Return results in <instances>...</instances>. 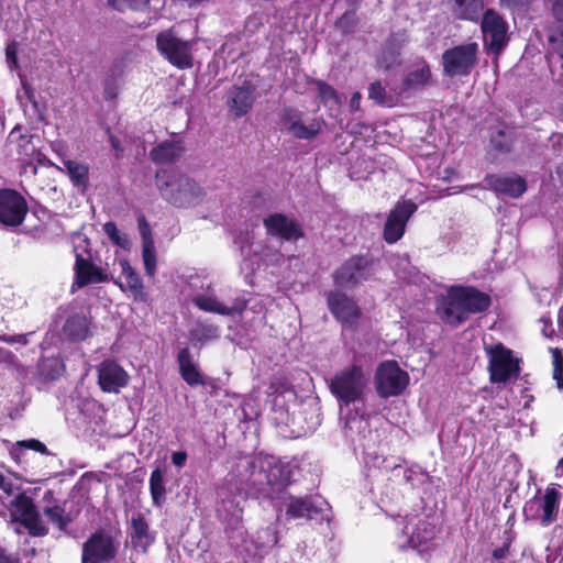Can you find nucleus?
Here are the masks:
<instances>
[{"label": "nucleus", "instance_id": "obj_1", "mask_svg": "<svg viewBox=\"0 0 563 563\" xmlns=\"http://www.w3.org/2000/svg\"><path fill=\"white\" fill-rule=\"evenodd\" d=\"M490 302V297L475 287L452 286L442 297L438 313L443 322L457 327L471 314L487 310Z\"/></svg>", "mask_w": 563, "mask_h": 563}, {"label": "nucleus", "instance_id": "obj_2", "mask_svg": "<svg viewBox=\"0 0 563 563\" xmlns=\"http://www.w3.org/2000/svg\"><path fill=\"white\" fill-rule=\"evenodd\" d=\"M245 471L249 473V485L271 498L282 492L290 483L291 467L274 456H256L247 460Z\"/></svg>", "mask_w": 563, "mask_h": 563}, {"label": "nucleus", "instance_id": "obj_3", "mask_svg": "<svg viewBox=\"0 0 563 563\" xmlns=\"http://www.w3.org/2000/svg\"><path fill=\"white\" fill-rule=\"evenodd\" d=\"M155 178L162 198L174 207H195L205 198L203 188L189 176L177 170H159Z\"/></svg>", "mask_w": 563, "mask_h": 563}, {"label": "nucleus", "instance_id": "obj_4", "mask_svg": "<svg viewBox=\"0 0 563 563\" xmlns=\"http://www.w3.org/2000/svg\"><path fill=\"white\" fill-rule=\"evenodd\" d=\"M368 383V373L361 365L353 364L339 371L332 377L329 387L341 404L349 406L363 399Z\"/></svg>", "mask_w": 563, "mask_h": 563}, {"label": "nucleus", "instance_id": "obj_5", "mask_svg": "<svg viewBox=\"0 0 563 563\" xmlns=\"http://www.w3.org/2000/svg\"><path fill=\"white\" fill-rule=\"evenodd\" d=\"M120 545L117 533L103 528L97 529L81 545V563H110L115 560Z\"/></svg>", "mask_w": 563, "mask_h": 563}, {"label": "nucleus", "instance_id": "obj_6", "mask_svg": "<svg viewBox=\"0 0 563 563\" xmlns=\"http://www.w3.org/2000/svg\"><path fill=\"white\" fill-rule=\"evenodd\" d=\"M561 504V492L553 485L548 486L543 494L536 495L526 501L523 515L527 520L549 527L558 519Z\"/></svg>", "mask_w": 563, "mask_h": 563}, {"label": "nucleus", "instance_id": "obj_7", "mask_svg": "<svg viewBox=\"0 0 563 563\" xmlns=\"http://www.w3.org/2000/svg\"><path fill=\"white\" fill-rule=\"evenodd\" d=\"M488 357V372L490 382L505 384L519 375V360L514 356L511 350L498 343L485 347Z\"/></svg>", "mask_w": 563, "mask_h": 563}, {"label": "nucleus", "instance_id": "obj_8", "mask_svg": "<svg viewBox=\"0 0 563 563\" xmlns=\"http://www.w3.org/2000/svg\"><path fill=\"white\" fill-rule=\"evenodd\" d=\"M478 45L468 43L444 51L442 55L443 71L446 76H467L477 64Z\"/></svg>", "mask_w": 563, "mask_h": 563}, {"label": "nucleus", "instance_id": "obj_9", "mask_svg": "<svg viewBox=\"0 0 563 563\" xmlns=\"http://www.w3.org/2000/svg\"><path fill=\"white\" fill-rule=\"evenodd\" d=\"M408 384L409 375L395 361L383 362L376 369L375 385L380 397L398 396L406 389Z\"/></svg>", "mask_w": 563, "mask_h": 563}, {"label": "nucleus", "instance_id": "obj_10", "mask_svg": "<svg viewBox=\"0 0 563 563\" xmlns=\"http://www.w3.org/2000/svg\"><path fill=\"white\" fill-rule=\"evenodd\" d=\"M10 511L14 521L21 522L31 536L43 537L48 528L41 519L33 500L24 493L18 494L10 503Z\"/></svg>", "mask_w": 563, "mask_h": 563}, {"label": "nucleus", "instance_id": "obj_11", "mask_svg": "<svg viewBox=\"0 0 563 563\" xmlns=\"http://www.w3.org/2000/svg\"><path fill=\"white\" fill-rule=\"evenodd\" d=\"M156 47L174 66L180 69L192 66L190 43L177 37L173 31L161 32L156 37Z\"/></svg>", "mask_w": 563, "mask_h": 563}, {"label": "nucleus", "instance_id": "obj_12", "mask_svg": "<svg viewBox=\"0 0 563 563\" xmlns=\"http://www.w3.org/2000/svg\"><path fill=\"white\" fill-rule=\"evenodd\" d=\"M481 29L484 46L495 55H498L508 42V25L504 18L494 9L484 12Z\"/></svg>", "mask_w": 563, "mask_h": 563}, {"label": "nucleus", "instance_id": "obj_13", "mask_svg": "<svg viewBox=\"0 0 563 563\" xmlns=\"http://www.w3.org/2000/svg\"><path fill=\"white\" fill-rule=\"evenodd\" d=\"M404 532L409 537L411 548L420 554L428 553L434 547L437 527L429 518L411 517L405 526Z\"/></svg>", "mask_w": 563, "mask_h": 563}, {"label": "nucleus", "instance_id": "obj_14", "mask_svg": "<svg viewBox=\"0 0 563 563\" xmlns=\"http://www.w3.org/2000/svg\"><path fill=\"white\" fill-rule=\"evenodd\" d=\"M329 310L344 328H355L361 318L362 311L356 301L341 291L327 294Z\"/></svg>", "mask_w": 563, "mask_h": 563}, {"label": "nucleus", "instance_id": "obj_15", "mask_svg": "<svg viewBox=\"0 0 563 563\" xmlns=\"http://www.w3.org/2000/svg\"><path fill=\"white\" fill-rule=\"evenodd\" d=\"M29 211L26 200L13 189L0 190V223L15 228L20 225Z\"/></svg>", "mask_w": 563, "mask_h": 563}, {"label": "nucleus", "instance_id": "obj_16", "mask_svg": "<svg viewBox=\"0 0 563 563\" xmlns=\"http://www.w3.org/2000/svg\"><path fill=\"white\" fill-rule=\"evenodd\" d=\"M302 115L297 109L285 108L280 115L282 128L296 139L312 140L320 133L322 122L314 118L305 123Z\"/></svg>", "mask_w": 563, "mask_h": 563}, {"label": "nucleus", "instance_id": "obj_17", "mask_svg": "<svg viewBox=\"0 0 563 563\" xmlns=\"http://www.w3.org/2000/svg\"><path fill=\"white\" fill-rule=\"evenodd\" d=\"M263 224L267 235L280 241H297L303 236L299 222L284 213L267 216L264 218Z\"/></svg>", "mask_w": 563, "mask_h": 563}, {"label": "nucleus", "instance_id": "obj_18", "mask_svg": "<svg viewBox=\"0 0 563 563\" xmlns=\"http://www.w3.org/2000/svg\"><path fill=\"white\" fill-rule=\"evenodd\" d=\"M416 209V205L411 201L396 205L390 211L384 228V239L387 243L391 244L401 239L406 223Z\"/></svg>", "mask_w": 563, "mask_h": 563}, {"label": "nucleus", "instance_id": "obj_19", "mask_svg": "<svg viewBox=\"0 0 563 563\" xmlns=\"http://www.w3.org/2000/svg\"><path fill=\"white\" fill-rule=\"evenodd\" d=\"M192 302L200 310L222 316H232L236 312L241 313L246 308V301L243 298H236L232 306L224 305L217 298L210 285L207 287V292L197 294L192 298Z\"/></svg>", "mask_w": 563, "mask_h": 563}, {"label": "nucleus", "instance_id": "obj_20", "mask_svg": "<svg viewBox=\"0 0 563 563\" xmlns=\"http://www.w3.org/2000/svg\"><path fill=\"white\" fill-rule=\"evenodd\" d=\"M283 499L286 505V516L288 519H313L327 506L325 501H317L312 497L285 495Z\"/></svg>", "mask_w": 563, "mask_h": 563}, {"label": "nucleus", "instance_id": "obj_21", "mask_svg": "<svg viewBox=\"0 0 563 563\" xmlns=\"http://www.w3.org/2000/svg\"><path fill=\"white\" fill-rule=\"evenodd\" d=\"M75 280L71 289L82 288L89 284H99L109 282L108 275L101 267L95 265L89 258H85L81 254L76 253L75 262Z\"/></svg>", "mask_w": 563, "mask_h": 563}, {"label": "nucleus", "instance_id": "obj_22", "mask_svg": "<svg viewBox=\"0 0 563 563\" xmlns=\"http://www.w3.org/2000/svg\"><path fill=\"white\" fill-rule=\"evenodd\" d=\"M128 379V373L114 361L107 360L98 366V383L106 393H119Z\"/></svg>", "mask_w": 563, "mask_h": 563}, {"label": "nucleus", "instance_id": "obj_23", "mask_svg": "<svg viewBox=\"0 0 563 563\" xmlns=\"http://www.w3.org/2000/svg\"><path fill=\"white\" fill-rule=\"evenodd\" d=\"M367 260L363 256H353L347 260L335 273L334 282L339 287H354L366 278Z\"/></svg>", "mask_w": 563, "mask_h": 563}, {"label": "nucleus", "instance_id": "obj_24", "mask_svg": "<svg viewBox=\"0 0 563 563\" xmlns=\"http://www.w3.org/2000/svg\"><path fill=\"white\" fill-rule=\"evenodd\" d=\"M486 186L500 195L520 197L527 190L526 180L518 175H487Z\"/></svg>", "mask_w": 563, "mask_h": 563}, {"label": "nucleus", "instance_id": "obj_25", "mask_svg": "<svg viewBox=\"0 0 563 563\" xmlns=\"http://www.w3.org/2000/svg\"><path fill=\"white\" fill-rule=\"evenodd\" d=\"M255 88L244 82L242 86H233L228 92L227 104L235 117L245 115L255 101Z\"/></svg>", "mask_w": 563, "mask_h": 563}, {"label": "nucleus", "instance_id": "obj_26", "mask_svg": "<svg viewBox=\"0 0 563 563\" xmlns=\"http://www.w3.org/2000/svg\"><path fill=\"white\" fill-rule=\"evenodd\" d=\"M130 538L132 547L144 553L155 542V532L151 531L150 525L140 512L132 516Z\"/></svg>", "mask_w": 563, "mask_h": 563}, {"label": "nucleus", "instance_id": "obj_27", "mask_svg": "<svg viewBox=\"0 0 563 563\" xmlns=\"http://www.w3.org/2000/svg\"><path fill=\"white\" fill-rule=\"evenodd\" d=\"M177 361L180 375L189 386L194 387L198 385H205L203 376L200 373L197 364L194 362L188 347H184L179 351Z\"/></svg>", "mask_w": 563, "mask_h": 563}, {"label": "nucleus", "instance_id": "obj_28", "mask_svg": "<svg viewBox=\"0 0 563 563\" xmlns=\"http://www.w3.org/2000/svg\"><path fill=\"white\" fill-rule=\"evenodd\" d=\"M183 151L180 141H165L151 150L150 157L154 163L168 164L177 161Z\"/></svg>", "mask_w": 563, "mask_h": 563}, {"label": "nucleus", "instance_id": "obj_29", "mask_svg": "<svg viewBox=\"0 0 563 563\" xmlns=\"http://www.w3.org/2000/svg\"><path fill=\"white\" fill-rule=\"evenodd\" d=\"M63 334L73 341H82L90 334V322L84 314L70 316L64 327Z\"/></svg>", "mask_w": 563, "mask_h": 563}, {"label": "nucleus", "instance_id": "obj_30", "mask_svg": "<svg viewBox=\"0 0 563 563\" xmlns=\"http://www.w3.org/2000/svg\"><path fill=\"white\" fill-rule=\"evenodd\" d=\"M452 12L461 20L477 21L484 9L483 0H451Z\"/></svg>", "mask_w": 563, "mask_h": 563}, {"label": "nucleus", "instance_id": "obj_31", "mask_svg": "<svg viewBox=\"0 0 563 563\" xmlns=\"http://www.w3.org/2000/svg\"><path fill=\"white\" fill-rule=\"evenodd\" d=\"M238 493L233 498L224 497V488L221 489L220 496L222 497V508L230 516L229 523L235 525L240 521L243 512V507L241 506V501L245 500V496L243 495V488H236ZM225 490H230V488H225Z\"/></svg>", "mask_w": 563, "mask_h": 563}, {"label": "nucleus", "instance_id": "obj_32", "mask_svg": "<svg viewBox=\"0 0 563 563\" xmlns=\"http://www.w3.org/2000/svg\"><path fill=\"white\" fill-rule=\"evenodd\" d=\"M150 492L153 504L157 507H161L166 500V489L164 473L159 467L155 468L151 474Z\"/></svg>", "mask_w": 563, "mask_h": 563}, {"label": "nucleus", "instance_id": "obj_33", "mask_svg": "<svg viewBox=\"0 0 563 563\" xmlns=\"http://www.w3.org/2000/svg\"><path fill=\"white\" fill-rule=\"evenodd\" d=\"M430 78V67L424 60H421L416 65V67L412 70L409 71L405 80V84L409 88L420 87L427 85Z\"/></svg>", "mask_w": 563, "mask_h": 563}, {"label": "nucleus", "instance_id": "obj_34", "mask_svg": "<svg viewBox=\"0 0 563 563\" xmlns=\"http://www.w3.org/2000/svg\"><path fill=\"white\" fill-rule=\"evenodd\" d=\"M40 375L46 380L58 378L64 372V364L58 357H44L38 363Z\"/></svg>", "mask_w": 563, "mask_h": 563}, {"label": "nucleus", "instance_id": "obj_35", "mask_svg": "<svg viewBox=\"0 0 563 563\" xmlns=\"http://www.w3.org/2000/svg\"><path fill=\"white\" fill-rule=\"evenodd\" d=\"M64 169L76 186H85L88 181V166L75 161H64Z\"/></svg>", "mask_w": 563, "mask_h": 563}, {"label": "nucleus", "instance_id": "obj_36", "mask_svg": "<svg viewBox=\"0 0 563 563\" xmlns=\"http://www.w3.org/2000/svg\"><path fill=\"white\" fill-rule=\"evenodd\" d=\"M120 267L122 275L125 278L124 286H126L134 295H140L142 292L143 285L136 272L126 260L120 261Z\"/></svg>", "mask_w": 563, "mask_h": 563}, {"label": "nucleus", "instance_id": "obj_37", "mask_svg": "<svg viewBox=\"0 0 563 563\" xmlns=\"http://www.w3.org/2000/svg\"><path fill=\"white\" fill-rule=\"evenodd\" d=\"M142 233L145 235L144 231ZM142 257L146 274L148 276H154L156 272V252L154 242L146 236H144L143 241Z\"/></svg>", "mask_w": 563, "mask_h": 563}, {"label": "nucleus", "instance_id": "obj_38", "mask_svg": "<svg viewBox=\"0 0 563 563\" xmlns=\"http://www.w3.org/2000/svg\"><path fill=\"white\" fill-rule=\"evenodd\" d=\"M219 336L218 327L211 324L197 323L190 331L191 341L203 344L209 340L217 339Z\"/></svg>", "mask_w": 563, "mask_h": 563}, {"label": "nucleus", "instance_id": "obj_39", "mask_svg": "<svg viewBox=\"0 0 563 563\" xmlns=\"http://www.w3.org/2000/svg\"><path fill=\"white\" fill-rule=\"evenodd\" d=\"M43 512L60 531H65L70 523L69 517L65 514V508L59 505L46 507Z\"/></svg>", "mask_w": 563, "mask_h": 563}, {"label": "nucleus", "instance_id": "obj_40", "mask_svg": "<svg viewBox=\"0 0 563 563\" xmlns=\"http://www.w3.org/2000/svg\"><path fill=\"white\" fill-rule=\"evenodd\" d=\"M553 364V379L560 389H563V354L558 347L550 349Z\"/></svg>", "mask_w": 563, "mask_h": 563}, {"label": "nucleus", "instance_id": "obj_41", "mask_svg": "<svg viewBox=\"0 0 563 563\" xmlns=\"http://www.w3.org/2000/svg\"><path fill=\"white\" fill-rule=\"evenodd\" d=\"M103 231L114 244L121 247H125L128 245L129 242L126 236L120 233L114 222L104 223Z\"/></svg>", "mask_w": 563, "mask_h": 563}, {"label": "nucleus", "instance_id": "obj_42", "mask_svg": "<svg viewBox=\"0 0 563 563\" xmlns=\"http://www.w3.org/2000/svg\"><path fill=\"white\" fill-rule=\"evenodd\" d=\"M317 86H318L319 98L322 101H324V102L334 101L335 103L340 102L338 92L335 91V89L332 86H330L329 84L321 81V80L317 81Z\"/></svg>", "mask_w": 563, "mask_h": 563}, {"label": "nucleus", "instance_id": "obj_43", "mask_svg": "<svg viewBox=\"0 0 563 563\" xmlns=\"http://www.w3.org/2000/svg\"><path fill=\"white\" fill-rule=\"evenodd\" d=\"M120 81L106 75L103 80V97L106 100H114L119 95Z\"/></svg>", "mask_w": 563, "mask_h": 563}, {"label": "nucleus", "instance_id": "obj_44", "mask_svg": "<svg viewBox=\"0 0 563 563\" xmlns=\"http://www.w3.org/2000/svg\"><path fill=\"white\" fill-rule=\"evenodd\" d=\"M145 3L146 0H108V4L118 11L136 10Z\"/></svg>", "mask_w": 563, "mask_h": 563}, {"label": "nucleus", "instance_id": "obj_45", "mask_svg": "<svg viewBox=\"0 0 563 563\" xmlns=\"http://www.w3.org/2000/svg\"><path fill=\"white\" fill-rule=\"evenodd\" d=\"M368 98L374 100L378 104H387L386 89L383 87L380 81L372 82L368 88Z\"/></svg>", "mask_w": 563, "mask_h": 563}, {"label": "nucleus", "instance_id": "obj_46", "mask_svg": "<svg viewBox=\"0 0 563 563\" xmlns=\"http://www.w3.org/2000/svg\"><path fill=\"white\" fill-rule=\"evenodd\" d=\"M492 144L498 151H509L511 146V139L506 131L499 130L492 136Z\"/></svg>", "mask_w": 563, "mask_h": 563}, {"label": "nucleus", "instance_id": "obj_47", "mask_svg": "<svg viewBox=\"0 0 563 563\" xmlns=\"http://www.w3.org/2000/svg\"><path fill=\"white\" fill-rule=\"evenodd\" d=\"M15 446L22 448V449H27V450H33V451L40 452L44 455H47L49 453L46 445L36 439L18 441L15 443Z\"/></svg>", "mask_w": 563, "mask_h": 563}, {"label": "nucleus", "instance_id": "obj_48", "mask_svg": "<svg viewBox=\"0 0 563 563\" xmlns=\"http://www.w3.org/2000/svg\"><path fill=\"white\" fill-rule=\"evenodd\" d=\"M15 487L9 476L0 474V499L4 500L12 496Z\"/></svg>", "mask_w": 563, "mask_h": 563}, {"label": "nucleus", "instance_id": "obj_49", "mask_svg": "<svg viewBox=\"0 0 563 563\" xmlns=\"http://www.w3.org/2000/svg\"><path fill=\"white\" fill-rule=\"evenodd\" d=\"M500 7L510 11H519L531 4L533 0H498Z\"/></svg>", "mask_w": 563, "mask_h": 563}, {"label": "nucleus", "instance_id": "obj_50", "mask_svg": "<svg viewBox=\"0 0 563 563\" xmlns=\"http://www.w3.org/2000/svg\"><path fill=\"white\" fill-rule=\"evenodd\" d=\"M125 63L122 59H118L112 63L109 70L107 71V76L121 80L125 73Z\"/></svg>", "mask_w": 563, "mask_h": 563}, {"label": "nucleus", "instance_id": "obj_51", "mask_svg": "<svg viewBox=\"0 0 563 563\" xmlns=\"http://www.w3.org/2000/svg\"><path fill=\"white\" fill-rule=\"evenodd\" d=\"M552 49L563 59V27L550 36Z\"/></svg>", "mask_w": 563, "mask_h": 563}, {"label": "nucleus", "instance_id": "obj_52", "mask_svg": "<svg viewBox=\"0 0 563 563\" xmlns=\"http://www.w3.org/2000/svg\"><path fill=\"white\" fill-rule=\"evenodd\" d=\"M30 334L31 333H27V334H15V335L3 334V335H0V341L9 343V344L19 343L21 345H26L29 343V339L27 338H29Z\"/></svg>", "mask_w": 563, "mask_h": 563}, {"label": "nucleus", "instance_id": "obj_53", "mask_svg": "<svg viewBox=\"0 0 563 563\" xmlns=\"http://www.w3.org/2000/svg\"><path fill=\"white\" fill-rule=\"evenodd\" d=\"M551 11L556 20H563V0H548Z\"/></svg>", "mask_w": 563, "mask_h": 563}, {"label": "nucleus", "instance_id": "obj_54", "mask_svg": "<svg viewBox=\"0 0 563 563\" xmlns=\"http://www.w3.org/2000/svg\"><path fill=\"white\" fill-rule=\"evenodd\" d=\"M0 563H21L16 555L8 553V551L0 545Z\"/></svg>", "mask_w": 563, "mask_h": 563}, {"label": "nucleus", "instance_id": "obj_55", "mask_svg": "<svg viewBox=\"0 0 563 563\" xmlns=\"http://www.w3.org/2000/svg\"><path fill=\"white\" fill-rule=\"evenodd\" d=\"M187 461V453L184 451H177L172 454V462L178 466L184 467Z\"/></svg>", "mask_w": 563, "mask_h": 563}, {"label": "nucleus", "instance_id": "obj_56", "mask_svg": "<svg viewBox=\"0 0 563 563\" xmlns=\"http://www.w3.org/2000/svg\"><path fill=\"white\" fill-rule=\"evenodd\" d=\"M362 95L360 92H354L350 99V109L352 111H357L360 109Z\"/></svg>", "mask_w": 563, "mask_h": 563}, {"label": "nucleus", "instance_id": "obj_57", "mask_svg": "<svg viewBox=\"0 0 563 563\" xmlns=\"http://www.w3.org/2000/svg\"><path fill=\"white\" fill-rule=\"evenodd\" d=\"M14 360L15 356L11 351L0 347V361L13 363Z\"/></svg>", "mask_w": 563, "mask_h": 563}, {"label": "nucleus", "instance_id": "obj_58", "mask_svg": "<svg viewBox=\"0 0 563 563\" xmlns=\"http://www.w3.org/2000/svg\"><path fill=\"white\" fill-rule=\"evenodd\" d=\"M508 551H509V547L508 545L500 547V548L495 549L493 551V556L496 560L505 559L508 555Z\"/></svg>", "mask_w": 563, "mask_h": 563}, {"label": "nucleus", "instance_id": "obj_59", "mask_svg": "<svg viewBox=\"0 0 563 563\" xmlns=\"http://www.w3.org/2000/svg\"><path fill=\"white\" fill-rule=\"evenodd\" d=\"M5 55L8 60H12L14 64L16 63V47L14 44L8 45Z\"/></svg>", "mask_w": 563, "mask_h": 563}, {"label": "nucleus", "instance_id": "obj_60", "mask_svg": "<svg viewBox=\"0 0 563 563\" xmlns=\"http://www.w3.org/2000/svg\"><path fill=\"white\" fill-rule=\"evenodd\" d=\"M110 143H111L113 150H115L118 153L123 152V146H122L121 142L112 134H110Z\"/></svg>", "mask_w": 563, "mask_h": 563}, {"label": "nucleus", "instance_id": "obj_61", "mask_svg": "<svg viewBox=\"0 0 563 563\" xmlns=\"http://www.w3.org/2000/svg\"><path fill=\"white\" fill-rule=\"evenodd\" d=\"M52 495H53V494H52V492H51V490H47V492L45 493V495H44V498H45V499H48V498H51V497H52Z\"/></svg>", "mask_w": 563, "mask_h": 563}, {"label": "nucleus", "instance_id": "obj_62", "mask_svg": "<svg viewBox=\"0 0 563 563\" xmlns=\"http://www.w3.org/2000/svg\"><path fill=\"white\" fill-rule=\"evenodd\" d=\"M114 284H118L122 290H125L124 284L118 283V280H114Z\"/></svg>", "mask_w": 563, "mask_h": 563}, {"label": "nucleus", "instance_id": "obj_63", "mask_svg": "<svg viewBox=\"0 0 563 563\" xmlns=\"http://www.w3.org/2000/svg\"><path fill=\"white\" fill-rule=\"evenodd\" d=\"M20 139H21V142H23V143H25V144L29 142V141H27V139H26V136H21Z\"/></svg>", "mask_w": 563, "mask_h": 563}, {"label": "nucleus", "instance_id": "obj_64", "mask_svg": "<svg viewBox=\"0 0 563 563\" xmlns=\"http://www.w3.org/2000/svg\"><path fill=\"white\" fill-rule=\"evenodd\" d=\"M16 449H18L16 446H15V448H13L12 453H15Z\"/></svg>", "mask_w": 563, "mask_h": 563}]
</instances>
